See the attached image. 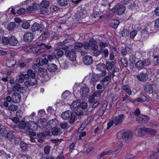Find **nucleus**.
<instances>
[{"instance_id": "nucleus-46", "label": "nucleus", "mask_w": 159, "mask_h": 159, "mask_svg": "<svg viewBox=\"0 0 159 159\" xmlns=\"http://www.w3.org/2000/svg\"><path fill=\"white\" fill-rule=\"evenodd\" d=\"M158 156V155L157 152H152L151 154L150 155L149 157L151 159H157Z\"/></svg>"}, {"instance_id": "nucleus-54", "label": "nucleus", "mask_w": 159, "mask_h": 159, "mask_svg": "<svg viewBox=\"0 0 159 159\" xmlns=\"http://www.w3.org/2000/svg\"><path fill=\"white\" fill-rule=\"evenodd\" d=\"M137 33V31L136 30H134L130 33V36L131 39H133L134 38Z\"/></svg>"}, {"instance_id": "nucleus-13", "label": "nucleus", "mask_w": 159, "mask_h": 159, "mask_svg": "<svg viewBox=\"0 0 159 159\" xmlns=\"http://www.w3.org/2000/svg\"><path fill=\"white\" fill-rule=\"evenodd\" d=\"M144 90L147 93H152L153 91L152 87L150 83H147L144 85Z\"/></svg>"}, {"instance_id": "nucleus-29", "label": "nucleus", "mask_w": 159, "mask_h": 159, "mask_svg": "<svg viewBox=\"0 0 159 159\" xmlns=\"http://www.w3.org/2000/svg\"><path fill=\"white\" fill-rule=\"evenodd\" d=\"M16 26V25L15 22H11L7 25V28L8 30L12 31L14 29Z\"/></svg>"}, {"instance_id": "nucleus-24", "label": "nucleus", "mask_w": 159, "mask_h": 159, "mask_svg": "<svg viewBox=\"0 0 159 159\" xmlns=\"http://www.w3.org/2000/svg\"><path fill=\"white\" fill-rule=\"evenodd\" d=\"M120 22L119 21L116 19L112 20L110 23V25L114 29H116L118 26Z\"/></svg>"}, {"instance_id": "nucleus-47", "label": "nucleus", "mask_w": 159, "mask_h": 159, "mask_svg": "<svg viewBox=\"0 0 159 159\" xmlns=\"http://www.w3.org/2000/svg\"><path fill=\"white\" fill-rule=\"evenodd\" d=\"M111 73L110 72L108 73V75L105 77L102 80L103 82H105L108 81L111 79Z\"/></svg>"}, {"instance_id": "nucleus-27", "label": "nucleus", "mask_w": 159, "mask_h": 159, "mask_svg": "<svg viewBox=\"0 0 159 159\" xmlns=\"http://www.w3.org/2000/svg\"><path fill=\"white\" fill-rule=\"evenodd\" d=\"M96 69L98 71L102 72V70H106V65L103 63H100L96 66Z\"/></svg>"}, {"instance_id": "nucleus-34", "label": "nucleus", "mask_w": 159, "mask_h": 159, "mask_svg": "<svg viewBox=\"0 0 159 159\" xmlns=\"http://www.w3.org/2000/svg\"><path fill=\"white\" fill-rule=\"evenodd\" d=\"M114 62L113 61L110 62L109 61H107L106 64V69L107 70L109 71L111 70L112 68L113 67V64Z\"/></svg>"}, {"instance_id": "nucleus-57", "label": "nucleus", "mask_w": 159, "mask_h": 159, "mask_svg": "<svg viewBox=\"0 0 159 159\" xmlns=\"http://www.w3.org/2000/svg\"><path fill=\"white\" fill-rule=\"evenodd\" d=\"M101 52L103 53L104 57L105 58L107 57L109 54L108 50L107 49H105L104 50L102 49Z\"/></svg>"}, {"instance_id": "nucleus-53", "label": "nucleus", "mask_w": 159, "mask_h": 159, "mask_svg": "<svg viewBox=\"0 0 159 159\" xmlns=\"http://www.w3.org/2000/svg\"><path fill=\"white\" fill-rule=\"evenodd\" d=\"M2 42L5 45H7L9 44V38L8 37H4L2 39Z\"/></svg>"}, {"instance_id": "nucleus-31", "label": "nucleus", "mask_w": 159, "mask_h": 159, "mask_svg": "<svg viewBox=\"0 0 159 159\" xmlns=\"http://www.w3.org/2000/svg\"><path fill=\"white\" fill-rule=\"evenodd\" d=\"M7 130L3 126L0 124V135L3 137L5 136Z\"/></svg>"}, {"instance_id": "nucleus-11", "label": "nucleus", "mask_w": 159, "mask_h": 159, "mask_svg": "<svg viewBox=\"0 0 159 159\" xmlns=\"http://www.w3.org/2000/svg\"><path fill=\"white\" fill-rule=\"evenodd\" d=\"M21 95L17 92H15L12 94V100L16 103L19 102L21 100Z\"/></svg>"}, {"instance_id": "nucleus-4", "label": "nucleus", "mask_w": 159, "mask_h": 159, "mask_svg": "<svg viewBox=\"0 0 159 159\" xmlns=\"http://www.w3.org/2000/svg\"><path fill=\"white\" fill-rule=\"evenodd\" d=\"M28 127L26 129V131H36L38 128V125L36 123L33 121L29 122L28 123Z\"/></svg>"}, {"instance_id": "nucleus-41", "label": "nucleus", "mask_w": 159, "mask_h": 159, "mask_svg": "<svg viewBox=\"0 0 159 159\" xmlns=\"http://www.w3.org/2000/svg\"><path fill=\"white\" fill-rule=\"evenodd\" d=\"M135 53H131V55H129L130 58L129 60L130 61L132 64H134L135 62L136 57H135Z\"/></svg>"}, {"instance_id": "nucleus-6", "label": "nucleus", "mask_w": 159, "mask_h": 159, "mask_svg": "<svg viewBox=\"0 0 159 159\" xmlns=\"http://www.w3.org/2000/svg\"><path fill=\"white\" fill-rule=\"evenodd\" d=\"M125 7L123 4L116 6L114 9V11L117 12V14L119 15H121L124 13L125 12Z\"/></svg>"}, {"instance_id": "nucleus-45", "label": "nucleus", "mask_w": 159, "mask_h": 159, "mask_svg": "<svg viewBox=\"0 0 159 159\" xmlns=\"http://www.w3.org/2000/svg\"><path fill=\"white\" fill-rule=\"evenodd\" d=\"M30 27L29 23L26 21H24L22 22V27L25 29H28Z\"/></svg>"}, {"instance_id": "nucleus-28", "label": "nucleus", "mask_w": 159, "mask_h": 159, "mask_svg": "<svg viewBox=\"0 0 159 159\" xmlns=\"http://www.w3.org/2000/svg\"><path fill=\"white\" fill-rule=\"evenodd\" d=\"M121 89L125 91L128 95H131L132 94V91L129 85L126 84L123 85Z\"/></svg>"}, {"instance_id": "nucleus-62", "label": "nucleus", "mask_w": 159, "mask_h": 159, "mask_svg": "<svg viewBox=\"0 0 159 159\" xmlns=\"http://www.w3.org/2000/svg\"><path fill=\"white\" fill-rule=\"evenodd\" d=\"M101 50H99L98 49L93 51V54L94 56L97 57L101 54Z\"/></svg>"}, {"instance_id": "nucleus-8", "label": "nucleus", "mask_w": 159, "mask_h": 159, "mask_svg": "<svg viewBox=\"0 0 159 159\" xmlns=\"http://www.w3.org/2000/svg\"><path fill=\"white\" fill-rule=\"evenodd\" d=\"M33 34L30 32H27L25 33L23 36V40L26 42H31L33 39Z\"/></svg>"}, {"instance_id": "nucleus-63", "label": "nucleus", "mask_w": 159, "mask_h": 159, "mask_svg": "<svg viewBox=\"0 0 159 159\" xmlns=\"http://www.w3.org/2000/svg\"><path fill=\"white\" fill-rule=\"evenodd\" d=\"M10 119L16 124H17L20 121V119L17 116L14 117L13 118H10Z\"/></svg>"}, {"instance_id": "nucleus-36", "label": "nucleus", "mask_w": 159, "mask_h": 159, "mask_svg": "<svg viewBox=\"0 0 159 159\" xmlns=\"http://www.w3.org/2000/svg\"><path fill=\"white\" fill-rule=\"evenodd\" d=\"M146 128L143 127V128H140L138 130V134L140 136H144L146 133Z\"/></svg>"}, {"instance_id": "nucleus-37", "label": "nucleus", "mask_w": 159, "mask_h": 159, "mask_svg": "<svg viewBox=\"0 0 159 159\" xmlns=\"http://www.w3.org/2000/svg\"><path fill=\"white\" fill-rule=\"evenodd\" d=\"M146 133L151 135H154L156 133V131L151 128H146Z\"/></svg>"}, {"instance_id": "nucleus-49", "label": "nucleus", "mask_w": 159, "mask_h": 159, "mask_svg": "<svg viewBox=\"0 0 159 159\" xmlns=\"http://www.w3.org/2000/svg\"><path fill=\"white\" fill-rule=\"evenodd\" d=\"M14 144L15 145H18L20 142L22 141V140L20 137H16L14 138Z\"/></svg>"}, {"instance_id": "nucleus-25", "label": "nucleus", "mask_w": 159, "mask_h": 159, "mask_svg": "<svg viewBox=\"0 0 159 159\" xmlns=\"http://www.w3.org/2000/svg\"><path fill=\"white\" fill-rule=\"evenodd\" d=\"M83 46L84 44L83 43L77 42L75 43L74 48L72 49L75 52L76 51L78 52L80 51V48L83 47Z\"/></svg>"}, {"instance_id": "nucleus-14", "label": "nucleus", "mask_w": 159, "mask_h": 159, "mask_svg": "<svg viewBox=\"0 0 159 159\" xmlns=\"http://www.w3.org/2000/svg\"><path fill=\"white\" fill-rule=\"evenodd\" d=\"M89 89L86 85L81 88L80 90V93L83 97L87 95L89 93Z\"/></svg>"}, {"instance_id": "nucleus-33", "label": "nucleus", "mask_w": 159, "mask_h": 159, "mask_svg": "<svg viewBox=\"0 0 159 159\" xmlns=\"http://www.w3.org/2000/svg\"><path fill=\"white\" fill-rule=\"evenodd\" d=\"M20 148L23 151H26L28 150V145L24 142L22 141L20 143Z\"/></svg>"}, {"instance_id": "nucleus-32", "label": "nucleus", "mask_w": 159, "mask_h": 159, "mask_svg": "<svg viewBox=\"0 0 159 159\" xmlns=\"http://www.w3.org/2000/svg\"><path fill=\"white\" fill-rule=\"evenodd\" d=\"M147 99V98L145 96L141 94L139 97L136 99V101L138 102H143L146 101Z\"/></svg>"}, {"instance_id": "nucleus-64", "label": "nucleus", "mask_w": 159, "mask_h": 159, "mask_svg": "<svg viewBox=\"0 0 159 159\" xmlns=\"http://www.w3.org/2000/svg\"><path fill=\"white\" fill-rule=\"evenodd\" d=\"M22 112L20 110H18L16 112V116L20 119L22 117Z\"/></svg>"}, {"instance_id": "nucleus-61", "label": "nucleus", "mask_w": 159, "mask_h": 159, "mask_svg": "<svg viewBox=\"0 0 159 159\" xmlns=\"http://www.w3.org/2000/svg\"><path fill=\"white\" fill-rule=\"evenodd\" d=\"M154 28L156 30H159V18L155 21Z\"/></svg>"}, {"instance_id": "nucleus-16", "label": "nucleus", "mask_w": 159, "mask_h": 159, "mask_svg": "<svg viewBox=\"0 0 159 159\" xmlns=\"http://www.w3.org/2000/svg\"><path fill=\"white\" fill-rule=\"evenodd\" d=\"M58 124L57 120L55 119L49 120L48 123V125L49 128L52 129L57 126Z\"/></svg>"}, {"instance_id": "nucleus-56", "label": "nucleus", "mask_w": 159, "mask_h": 159, "mask_svg": "<svg viewBox=\"0 0 159 159\" xmlns=\"http://www.w3.org/2000/svg\"><path fill=\"white\" fill-rule=\"evenodd\" d=\"M80 104V107L83 109H86L87 108L88 105L87 103L85 102H82Z\"/></svg>"}, {"instance_id": "nucleus-59", "label": "nucleus", "mask_w": 159, "mask_h": 159, "mask_svg": "<svg viewBox=\"0 0 159 159\" xmlns=\"http://www.w3.org/2000/svg\"><path fill=\"white\" fill-rule=\"evenodd\" d=\"M50 150V147L48 145L45 146L44 148V152L46 154L49 153Z\"/></svg>"}, {"instance_id": "nucleus-10", "label": "nucleus", "mask_w": 159, "mask_h": 159, "mask_svg": "<svg viewBox=\"0 0 159 159\" xmlns=\"http://www.w3.org/2000/svg\"><path fill=\"white\" fill-rule=\"evenodd\" d=\"M136 78L139 81L145 82L148 79V77L146 73L143 72L137 75L136 76Z\"/></svg>"}, {"instance_id": "nucleus-21", "label": "nucleus", "mask_w": 159, "mask_h": 159, "mask_svg": "<svg viewBox=\"0 0 159 159\" xmlns=\"http://www.w3.org/2000/svg\"><path fill=\"white\" fill-rule=\"evenodd\" d=\"M50 36V33L48 31H46L41 34L38 38L39 40H43L46 39Z\"/></svg>"}, {"instance_id": "nucleus-55", "label": "nucleus", "mask_w": 159, "mask_h": 159, "mask_svg": "<svg viewBox=\"0 0 159 159\" xmlns=\"http://www.w3.org/2000/svg\"><path fill=\"white\" fill-rule=\"evenodd\" d=\"M23 74H21L19 75V78L17 79L16 81L17 82L22 83L24 81V79L23 77Z\"/></svg>"}, {"instance_id": "nucleus-1", "label": "nucleus", "mask_w": 159, "mask_h": 159, "mask_svg": "<svg viewBox=\"0 0 159 159\" xmlns=\"http://www.w3.org/2000/svg\"><path fill=\"white\" fill-rule=\"evenodd\" d=\"M133 134L130 130H121L117 133V137L118 139H125L127 143H129L131 140Z\"/></svg>"}, {"instance_id": "nucleus-51", "label": "nucleus", "mask_w": 159, "mask_h": 159, "mask_svg": "<svg viewBox=\"0 0 159 159\" xmlns=\"http://www.w3.org/2000/svg\"><path fill=\"white\" fill-rule=\"evenodd\" d=\"M48 62V60L46 58H45L42 59L41 61H39V64L41 66H43L44 65L47 64Z\"/></svg>"}, {"instance_id": "nucleus-17", "label": "nucleus", "mask_w": 159, "mask_h": 159, "mask_svg": "<svg viewBox=\"0 0 159 159\" xmlns=\"http://www.w3.org/2000/svg\"><path fill=\"white\" fill-rule=\"evenodd\" d=\"M12 90L14 91H18L20 93H22L24 90V88L21 86L19 83L16 84H14L12 88Z\"/></svg>"}, {"instance_id": "nucleus-39", "label": "nucleus", "mask_w": 159, "mask_h": 159, "mask_svg": "<svg viewBox=\"0 0 159 159\" xmlns=\"http://www.w3.org/2000/svg\"><path fill=\"white\" fill-rule=\"evenodd\" d=\"M68 1L67 0H58L57 2L61 6H65L67 5Z\"/></svg>"}, {"instance_id": "nucleus-26", "label": "nucleus", "mask_w": 159, "mask_h": 159, "mask_svg": "<svg viewBox=\"0 0 159 159\" xmlns=\"http://www.w3.org/2000/svg\"><path fill=\"white\" fill-rule=\"evenodd\" d=\"M100 76L97 74H93V75L91 78V82L92 83H95L100 80Z\"/></svg>"}, {"instance_id": "nucleus-15", "label": "nucleus", "mask_w": 159, "mask_h": 159, "mask_svg": "<svg viewBox=\"0 0 159 159\" xmlns=\"http://www.w3.org/2000/svg\"><path fill=\"white\" fill-rule=\"evenodd\" d=\"M37 82V80L35 77L30 78V80L28 81L25 82V84L26 86L28 85L30 86H33L35 85Z\"/></svg>"}, {"instance_id": "nucleus-3", "label": "nucleus", "mask_w": 159, "mask_h": 159, "mask_svg": "<svg viewBox=\"0 0 159 159\" xmlns=\"http://www.w3.org/2000/svg\"><path fill=\"white\" fill-rule=\"evenodd\" d=\"M64 55L70 61H74L76 60V53L72 49L71 51H65Z\"/></svg>"}, {"instance_id": "nucleus-12", "label": "nucleus", "mask_w": 159, "mask_h": 159, "mask_svg": "<svg viewBox=\"0 0 159 159\" xmlns=\"http://www.w3.org/2000/svg\"><path fill=\"white\" fill-rule=\"evenodd\" d=\"M31 30L33 33L35 32L36 31H39V30L40 32H41L42 31L43 29L40 27L39 23L35 22L31 26Z\"/></svg>"}, {"instance_id": "nucleus-19", "label": "nucleus", "mask_w": 159, "mask_h": 159, "mask_svg": "<svg viewBox=\"0 0 159 159\" xmlns=\"http://www.w3.org/2000/svg\"><path fill=\"white\" fill-rule=\"evenodd\" d=\"M80 104V101L76 100L72 102L70 106V107L73 110H76L79 107Z\"/></svg>"}, {"instance_id": "nucleus-44", "label": "nucleus", "mask_w": 159, "mask_h": 159, "mask_svg": "<svg viewBox=\"0 0 159 159\" xmlns=\"http://www.w3.org/2000/svg\"><path fill=\"white\" fill-rule=\"evenodd\" d=\"M8 109L10 111H14L17 110L18 107L15 105H11L9 106Z\"/></svg>"}, {"instance_id": "nucleus-42", "label": "nucleus", "mask_w": 159, "mask_h": 159, "mask_svg": "<svg viewBox=\"0 0 159 159\" xmlns=\"http://www.w3.org/2000/svg\"><path fill=\"white\" fill-rule=\"evenodd\" d=\"M42 7L45 9L44 11H46V9L49 6V3L48 1H42L41 2Z\"/></svg>"}, {"instance_id": "nucleus-40", "label": "nucleus", "mask_w": 159, "mask_h": 159, "mask_svg": "<svg viewBox=\"0 0 159 159\" xmlns=\"http://www.w3.org/2000/svg\"><path fill=\"white\" fill-rule=\"evenodd\" d=\"M16 61L14 60H9L6 63L7 66L9 67H11L15 65Z\"/></svg>"}, {"instance_id": "nucleus-52", "label": "nucleus", "mask_w": 159, "mask_h": 159, "mask_svg": "<svg viewBox=\"0 0 159 159\" xmlns=\"http://www.w3.org/2000/svg\"><path fill=\"white\" fill-rule=\"evenodd\" d=\"M103 92L102 90H98L96 91L93 94V95L94 97H98Z\"/></svg>"}, {"instance_id": "nucleus-22", "label": "nucleus", "mask_w": 159, "mask_h": 159, "mask_svg": "<svg viewBox=\"0 0 159 159\" xmlns=\"http://www.w3.org/2000/svg\"><path fill=\"white\" fill-rule=\"evenodd\" d=\"M18 41L16 38L14 36H12L9 37V44L11 46H16L17 43Z\"/></svg>"}, {"instance_id": "nucleus-38", "label": "nucleus", "mask_w": 159, "mask_h": 159, "mask_svg": "<svg viewBox=\"0 0 159 159\" xmlns=\"http://www.w3.org/2000/svg\"><path fill=\"white\" fill-rule=\"evenodd\" d=\"M38 123L39 124L38 126L40 127H44L46 124V120L42 118L39 120L38 121Z\"/></svg>"}, {"instance_id": "nucleus-5", "label": "nucleus", "mask_w": 159, "mask_h": 159, "mask_svg": "<svg viewBox=\"0 0 159 159\" xmlns=\"http://www.w3.org/2000/svg\"><path fill=\"white\" fill-rule=\"evenodd\" d=\"M149 117L147 116L142 115L141 116L138 117L136 119V121L139 123H143L147 124L149 120Z\"/></svg>"}, {"instance_id": "nucleus-18", "label": "nucleus", "mask_w": 159, "mask_h": 159, "mask_svg": "<svg viewBox=\"0 0 159 159\" xmlns=\"http://www.w3.org/2000/svg\"><path fill=\"white\" fill-rule=\"evenodd\" d=\"M14 136L13 132L12 131H9L7 132L6 134L4 137L5 138V139H7L9 141L11 142Z\"/></svg>"}, {"instance_id": "nucleus-60", "label": "nucleus", "mask_w": 159, "mask_h": 159, "mask_svg": "<svg viewBox=\"0 0 159 159\" xmlns=\"http://www.w3.org/2000/svg\"><path fill=\"white\" fill-rule=\"evenodd\" d=\"M99 46L101 48V50L102 49H103V48H105L107 47L108 46V44L106 42L103 43L101 42L99 43Z\"/></svg>"}, {"instance_id": "nucleus-58", "label": "nucleus", "mask_w": 159, "mask_h": 159, "mask_svg": "<svg viewBox=\"0 0 159 159\" xmlns=\"http://www.w3.org/2000/svg\"><path fill=\"white\" fill-rule=\"evenodd\" d=\"M126 48H127V49H128V50H127V54H129V55H131V53L134 52L133 51V49L130 46H126Z\"/></svg>"}, {"instance_id": "nucleus-48", "label": "nucleus", "mask_w": 159, "mask_h": 159, "mask_svg": "<svg viewBox=\"0 0 159 159\" xmlns=\"http://www.w3.org/2000/svg\"><path fill=\"white\" fill-rule=\"evenodd\" d=\"M121 34L122 37H126L128 36L129 31L126 29H123L121 31Z\"/></svg>"}, {"instance_id": "nucleus-30", "label": "nucleus", "mask_w": 159, "mask_h": 159, "mask_svg": "<svg viewBox=\"0 0 159 159\" xmlns=\"http://www.w3.org/2000/svg\"><path fill=\"white\" fill-rule=\"evenodd\" d=\"M27 125L25 121L21 120L19 124V126L20 129H25L26 130V129H27L28 127V126H27Z\"/></svg>"}, {"instance_id": "nucleus-20", "label": "nucleus", "mask_w": 159, "mask_h": 159, "mask_svg": "<svg viewBox=\"0 0 159 159\" xmlns=\"http://www.w3.org/2000/svg\"><path fill=\"white\" fill-rule=\"evenodd\" d=\"M47 69L49 71L54 72L57 70V66L56 64L52 63L48 65Z\"/></svg>"}, {"instance_id": "nucleus-7", "label": "nucleus", "mask_w": 159, "mask_h": 159, "mask_svg": "<svg viewBox=\"0 0 159 159\" xmlns=\"http://www.w3.org/2000/svg\"><path fill=\"white\" fill-rule=\"evenodd\" d=\"M125 118L124 114L120 115L115 117L114 123L115 125L121 124Z\"/></svg>"}, {"instance_id": "nucleus-43", "label": "nucleus", "mask_w": 159, "mask_h": 159, "mask_svg": "<svg viewBox=\"0 0 159 159\" xmlns=\"http://www.w3.org/2000/svg\"><path fill=\"white\" fill-rule=\"evenodd\" d=\"M27 73L30 78L35 77L36 74L32 70H28L27 71Z\"/></svg>"}, {"instance_id": "nucleus-2", "label": "nucleus", "mask_w": 159, "mask_h": 159, "mask_svg": "<svg viewBox=\"0 0 159 159\" xmlns=\"http://www.w3.org/2000/svg\"><path fill=\"white\" fill-rule=\"evenodd\" d=\"M76 113L71 112L68 110L63 112L61 115V117L64 120H66L70 118L69 122L71 124L75 121Z\"/></svg>"}, {"instance_id": "nucleus-35", "label": "nucleus", "mask_w": 159, "mask_h": 159, "mask_svg": "<svg viewBox=\"0 0 159 159\" xmlns=\"http://www.w3.org/2000/svg\"><path fill=\"white\" fill-rule=\"evenodd\" d=\"M60 131V128H53L51 130L52 134L54 136L57 135Z\"/></svg>"}, {"instance_id": "nucleus-50", "label": "nucleus", "mask_w": 159, "mask_h": 159, "mask_svg": "<svg viewBox=\"0 0 159 159\" xmlns=\"http://www.w3.org/2000/svg\"><path fill=\"white\" fill-rule=\"evenodd\" d=\"M142 61L143 62L144 66H147L150 65L151 62V61L149 58L144 59Z\"/></svg>"}, {"instance_id": "nucleus-9", "label": "nucleus", "mask_w": 159, "mask_h": 159, "mask_svg": "<svg viewBox=\"0 0 159 159\" xmlns=\"http://www.w3.org/2000/svg\"><path fill=\"white\" fill-rule=\"evenodd\" d=\"M83 61L84 64L86 65H91L93 62L92 57L90 56L87 55L84 57Z\"/></svg>"}, {"instance_id": "nucleus-23", "label": "nucleus", "mask_w": 159, "mask_h": 159, "mask_svg": "<svg viewBox=\"0 0 159 159\" xmlns=\"http://www.w3.org/2000/svg\"><path fill=\"white\" fill-rule=\"evenodd\" d=\"M143 64L142 60H139L135 63V67L139 70L143 69L145 66Z\"/></svg>"}]
</instances>
